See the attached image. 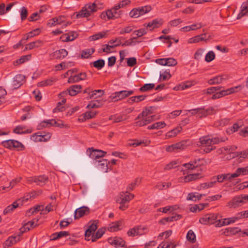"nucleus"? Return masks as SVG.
Listing matches in <instances>:
<instances>
[{
  "instance_id": "nucleus-1",
  "label": "nucleus",
  "mask_w": 248,
  "mask_h": 248,
  "mask_svg": "<svg viewBox=\"0 0 248 248\" xmlns=\"http://www.w3.org/2000/svg\"><path fill=\"white\" fill-rule=\"evenodd\" d=\"M97 10V7L95 2L89 3L84 5V7L78 12L75 13L77 18L88 17L91 16Z\"/></svg>"
},
{
  "instance_id": "nucleus-2",
  "label": "nucleus",
  "mask_w": 248,
  "mask_h": 248,
  "mask_svg": "<svg viewBox=\"0 0 248 248\" xmlns=\"http://www.w3.org/2000/svg\"><path fill=\"white\" fill-rule=\"evenodd\" d=\"M151 10V7L150 6L139 7L132 10L129 13V16L132 18H138L149 12Z\"/></svg>"
},
{
  "instance_id": "nucleus-3",
  "label": "nucleus",
  "mask_w": 248,
  "mask_h": 248,
  "mask_svg": "<svg viewBox=\"0 0 248 248\" xmlns=\"http://www.w3.org/2000/svg\"><path fill=\"white\" fill-rule=\"evenodd\" d=\"M188 142V140H184L175 144L168 146L166 148V151L168 152H172L178 150H184L188 145L187 143Z\"/></svg>"
},
{
  "instance_id": "nucleus-4",
  "label": "nucleus",
  "mask_w": 248,
  "mask_h": 248,
  "mask_svg": "<svg viewBox=\"0 0 248 248\" xmlns=\"http://www.w3.org/2000/svg\"><path fill=\"white\" fill-rule=\"evenodd\" d=\"M200 142L202 145L210 146L218 143L220 141H223L222 139L218 138H211L209 136H203L200 138Z\"/></svg>"
},
{
  "instance_id": "nucleus-5",
  "label": "nucleus",
  "mask_w": 248,
  "mask_h": 248,
  "mask_svg": "<svg viewBox=\"0 0 248 248\" xmlns=\"http://www.w3.org/2000/svg\"><path fill=\"white\" fill-rule=\"evenodd\" d=\"M82 86L74 85L70 86L66 91H63L59 94L60 97H63L65 95L69 94L71 96H75L81 92Z\"/></svg>"
},
{
  "instance_id": "nucleus-6",
  "label": "nucleus",
  "mask_w": 248,
  "mask_h": 248,
  "mask_svg": "<svg viewBox=\"0 0 248 248\" xmlns=\"http://www.w3.org/2000/svg\"><path fill=\"white\" fill-rule=\"evenodd\" d=\"M1 144L4 147L9 149L24 148L23 145L21 142L14 140H8L3 141L1 142Z\"/></svg>"
},
{
  "instance_id": "nucleus-7",
  "label": "nucleus",
  "mask_w": 248,
  "mask_h": 248,
  "mask_svg": "<svg viewBox=\"0 0 248 248\" xmlns=\"http://www.w3.org/2000/svg\"><path fill=\"white\" fill-rule=\"evenodd\" d=\"M136 119L139 120L136 122V125L139 126H143L155 121L156 118L155 115H153V116L150 117L141 116H140V114H139Z\"/></svg>"
},
{
  "instance_id": "nucleus-8",
  "label": "nucleus",
  "mask_w": 248,
  "mask_h": 248,
  "mask_svg": "<svg viewBox=\"0 0 248 248\" xmlns=\"http://www.w3.org/2000/svg\"><path fill=\"white\" fill-rule=\"evenodd\" d=\"M244 199L243 195L235 197L232 201L228 202V206L230 208H235L239 206H242L246 203Z\"/></svg>"
},
{
  "instance_id": "nucleus-9",
  "label": "nucleus",
  "mask_w": 248,
  "mask_h": 248,
  "mask_svg": "<svg viewBox=\"0 0 248 248\" xmlns=\"http://www.w3.org/2000/svg\"><path fill=\"white\" fill-rule=\"evenodd\" d=\"M217 218V215L215 214H210L204 215L203 217L200 218L199 222L204 225H210L215 223L216 220Z\"/></svg>"
},
{
  "instance_id": "nucleus-10",
  "label": "nucleus",
  "mask_w": 248,
  "mask_h": 248,
  "mask_svg": "<svg viewBox=\"0 0 248 248\" xmlns=\"http://www.w3.org/2000/svg\"><path fill=\"white\" fill-rule=\"evenodd\" d=\"M133 93L134 91H121L115 92L112 95L111 97L114 101H117L123 99L133 94Z\"/></svg>"
},
{
  "instance_id": "nucleus-11",
  "label": "nucleus",
  "mask_w": 248,
  "mask_h": 248,
  "mask_svg": "<svg viewBox=\"0 0 248 248\" xmlns=\"http://www.w3.org/2000/svg\"><path fill=\"white\" fill-rule=\"evenodd\" d=\"M146 228L141 226H139L130 229L127 232V234L130 236L141 235L146 232Z\"/></svg>"
},
{
  "instance_id": "nucleus-12",
  "label": "nucleus",
  "mask_w": 248,
  "mask_h": 248,
  "mask_svg": "<svg viewBox=\"0 0 248 248\" xmlns=\"http://www.w3.org/2000/svg\"><path fill=\"white\" fill-rule=\"evenodd\" d=\"M86 78L87 74L85 72L80 73L75 75H71L68 78L67 82L70 84L74 83L80 80H85Z\"/></svg>"
},
{
  "instance_id": "nucleus-13",
  "label": "nucleus",
  "mask_w": 248,
  "mask_h": 248,
  "mask_svg": "<svg viewBox=\"0 0 248 248\" xmlns=\"http://www.w3.org/2000/svg\"><path fill=\"white\" fill-rule=\"evenodd\" d=\"M90 209L87 206H82L76 210L75 211L74 218L75 219H79L85 215L89 214Z\"/></svg>"
},
{
  "instance_id": "nucleus-14",
  "label": "nucleus",
  "mask_w": 248,
  "mask_h": 248,
  "mask_svg": "<svg viewBox=\"0 0 248 248\" xmlns=\"http://www.w3.org/2000/svg\"><path fill=\"white\" fill-rule=\"evenodd\" d=\"M198 116L200 118L206 117L209 115L214 114L217 112V109L214 107H210L206 109L202 108H198Z\"/></svg>"
},
{
  "instance_id": "nucleus-15",
  "label": "nucleus",
  "mask_w": 248,
  "mask_h": 248,
  "mask_svg": "<svg viewBox=\"0 0 248 248\" xmlns=\"http://www.w3.org/2000/svg\"><path fill=\"white\" fill-rule=\"evenodd\" d=\"M217 182L222 183L224 181H231L232 179L235 178L234 173H225L218 175L215 176Z\"/></svg>"
},
{
  "instance_id": "nucleus-16",
  "label": "nucleus",
  "mask_w": 248,
  "mask_h": 248,
  "mask_svg": "<svg viewBox=\"0 0 248 248\" xmlns=\"http://www.w3.org/2000/svg\"><path fill=\"white\" fill-rule=\"evenodd\" d=\"M202 177L201 173H194L193 174H188L184 177L180 178V182H183L185 183L189 182L190 181H194L199 179Z\"/></svg>"
},
{
  "instance_id": "nucleus-17",
  "label": "nucleus",
  "mask_w": 248,
  "mask_h": 248,
  "mask_svg": "<svg viewBox=\"0 0 248 248\" xmlns=\"http://www.w3.org/2000/svg\"><path fill=\"white\" fill-rule=\"evenodd\" d=\"M202 160V159L200 158H198L191 160L188 163L184 164L183 166L185 167L187 169L188 172H190V170H194L201 166V164H200L199 162Z\"/></svg>"
},
{
  "instance_id": "nucleus-18",
  "label": "nucleus",
  "mask_w": 248,
  "mask_h": 248,
  "mask_svg": "<svg viewBox=\"0 0 248 248\" xmlns=\"http://www.w3.org/2000/svg\"><path fill=\"white\" fill-rule=\"evenodd\" d=\"M48 181V177L45 175H40L37 177H31L28 181L34 182L39 186H43Z\"/></svg>"
},
{
  "instance_id": "nucleus-19",
  "label": "nucleus",
  "mask_w": 248,
  "mask_h": 248,
  "mask_svg": "<svg viewBox=\"0 0 248 248\" xmlns=\"http://www.w3.org/2000/svg\"><path fill=\"white\" fill-rule=\"evenodd\" d=\"M122 12V11H119L118 12L114 7L111 9L107 11L106 12V15L108 16V19L109 20L120 17Z\"/></svg>"
},
{
  "instance_id": "nucleus-20",
  "label": "nucleus",
  "mask_w": 248,
  "mask_h": 248,
  "mask_svg": "<svg viewBox=\"0 0 248 248\" xmlns=\"http://www.w3.org/2000/svg\"><path fill=\"white\" fill-rule=\"evenodd\" d=\"M237 149V147L235 145L228 146L226 147H222L217 150L218 153L219 154H229L232 155V156L234 155V153H235L234 151Z\"/></svg>"
},
{
  "instance_id": "nucleus-21",
  "label": "nucleus",
  "mask_w": 248,
  "mask_h": 248,
  "mask_svg": "<svg viewBox=\"0 0 248 248\" xmlns=\"http://www.w3.org/2000/svg\"><path fill=\"white\" fill-rule=\"evenodd\" d=\"M78 34L76 31H71L68 33H65L61 36L60 39L62 42H69L74 40L77 38Z\"/></svg>"
},
{
  "instance_id": "nucleus-22",
  "label": "nucleus",
  "mask_w": 248,
  "mask_h": 248,
  "mask_svg": "<svg viewBox=\"0 0 248 248\" xmlns=\"http://www.w3.org/2000/svg\"><path fill=\"white\" fill-rule=\"evenodd\" d=\"M236 222L234 217L224 218L223 219H219L216 221V224L215 225L216 227H220L223 226L228 225L231 223H233Z\"/></svg>"
},
{
  "instance_id": "nucleus-23",
  "label": "nucleus",
  "mask_w": 248,
  "mask_h": 248,
  "mask_svg": "<svg viewBox=\"0 0 248 248\" xmlns=\"http://www.w3.org/2000/svg\"><path fill=\"white\" fill-rule=\"evenodd\" d=\"M242 89V87L241 85H238L237 86L233 87L226 90H223L220 91L222 96H224L225 95H229L232 93H237L240 91H241Z\"/></svg>"
},
{
  "instance_id": "nucleus-24",
  "label": "nucleus",
  "mask_w": 248,
  "mask_h": 248,
  "mask_svg": "<svg viewBox=\"0 0 248 248\" xmlns=\"http://www.w3.org/2000/svg\"><path fill=\"white\" fill-rule=\"evenodd\" d=\"M106 154V152H104L102 150H92V152L90 154V157L95 160V163L98 159L103 157Z\"/></svg>"
},
{
  "instance_id": "nucleus-25",
  "label": "nucleus",
  "mask_w": 248,
  "mask_h": 248,
  "mask_svg": "<svg viewBox=\"0 0 248 248\" xmlns=\"http://www.w3.org/2000/svg\"><path fill=\"white\" fill-rule=\"evenodd\" d=\"M25 77L22 75H17L14 78L13 87L14 89H17L22 85Z\"/></svg>"
},
{
  "instance_id": "nucleus-26",
  "label": "nucleus",
  "mask_w": 248,
  "mask_h": 248,
  "mask_svg": "<svg viewBox=\"0 0 248 248\" xmlns=\"http://www.w3.org/2000/svg\"><path fill=\"white\" fill-rule=\"evenodd\" d=\"M134 194H130L127 191L125 192H122L120 195V198L121 199L120 203L124 204L126 202H129L134 198Z\"/></svg>"
},
{
  "instance_id": "nucleus-27",
  "label": "nucleus",
  "mask_w": 248,
  "mask_h": 248,
  "mask_svg": "<svg viewBox=\"0 0 248 248\" xmlns=\"http://www.w3.org/2000/svg\"><path fill=\"white\" fill-rule=\"evenodd\" d=\"M68 52L65 49L56 50L52 54V57L56 59H62L67 56Z\"/></svg>"
},
{
  "instance_id": "nucleus-28",
  "label": "nucleus",
  "mask_w": 248,
  "mask_h": 248,
  "mask_svg": "<svg viewBox=\"0 0 248 248\" xmlns=\"http://www.w3.org/2000/svg\"><path fill=\"white\" fill-rule=\"evenodd\" d=\"M206 33L202 34L199 35L191 37L187 40V42L189 44L197 43L201 41H207L208 39L205 38Z\"/></svg>"
},
{
  "instance_id": "nucleus-29",
  "label": "nucleus",
  "mask_w": 248,
  "mask_h": 248,
  "mask_svg": "<svg viewBox=\"0 0 248 248\" xmlns=\"http://www.w3.org/2000/svg\"><path fill=\"white\" fill-rule=\"evenodd\" d=\"M19 241V236H12L9 237L7 240L4 242L3 248H7L9 247L13 246L17 242Z\"/></svg>"
},
{
  "instance_id": "nucleus-30",
  "label": "nucleus",
  "mask_w": 248,
  "mask_h": 248,
  "mask_svg": "<svg viewBox=\"0 0 248 248\" xmlns=\"http://www.w3.org/2000/svg\"><path fill=\"white\" fill-rule=\"evenodd\" d=\"M109 243L114 245L116 248H123L125 246V242L122 238L120 237H115L114 239H109Z\"/></svg>"
},
{
  "instance_id": "nucleus-31",
  "label": "nucleus",
  "mask_w": 248,
  "mask_h": 248,
  "mask_svg": "<svg viewBox=\"0 0 248 248\" xmlns=\"http://www.w3.org/2000/svg\"><path fill=\"white\" fill-rule=\"evenodd\" d=\"M217 183V181L215 176L211 179V181L206 183H202L198 186L199 189H206L214 186Z\"/></svg>"
},
{
  "instance_id": "nucleus-32",
  "label": "nucleus",
  "mask_w": 248,
  "mask_h": 248,
  "mask_svg": "<svg viewBox=\"0 0 248 248\" xmlns=\"http://www.w3.org/2000/svg\"><path fill=\"white\" fill-rule=\"evenodd\" d=\"M35 195V193L34 192H31L23 198L18 199L16 202L18 204V206H22L27 202L31 197H34Z\"/></svg>"
},
{
  "instance_id": "nucleus-33",
  "label": "nucleus",
  "mask_w": 248,
  "mask_h": 248,
  "mask_svg": "<svg viewBox=\"0 0 248 248\" xmlns=\"http://www.w3.org/2000/svg\"><path fill=\"white\" fill-rule=\"evenodd\" d=\"M226 78H224L223 76H218L210 79L208 80V83L210 85H213L216 84H220L223 82V81L225 80Z\"/></svg>"
},
{
  "instance_id": "nucleus-34",
  "label": "nucleus",
  "mask_w": 248,
  "mask_h": 248,
  "mask_svg": "<svg viewBox=\"0 0 248 248\" xmlns=\"http://www.w3.org/2000/svg\"><path fill=\"white\" fill-rule=\"evenodd\" d=\"M235 177L240 175H246L248 174V166L246 167L238 168L234 172Z\"/></svg>"
},
{
  "instance_id": "nucleus-35",
  "label": "nucleus",
  "mask_w": 248,
  "mask_h": 248,
  "mask_svg": "<svg viewBox=\"0 0 248 248\" xmlns=\"http://www.w3.org/2000/svg\"><path fill=\"white\" fill-rule=\"evenodd\" d=\"M56 79L53 78H50L45 80H43L38 83L37 86L39 87H45L47 86H50L53 83L56 81Z\"/></svg>"
},
{
  "instance_id": "nucleus-36",
  "label": "nucleus",
  "mask_w": 248,
  "mask_h": 248,
  "mask_svg": "<svg viewBox=\"0 0 248 248\" xmlns=\"http://www.w3.org/2000/svg\"><path fill=\"white\" fill-rule=\"evenodd\" d=\"M182 127H177L174 129L167 132L166 136L167 137V138H171L172 137H174L176 136L177 135L182 131Z\"/></svg>"
},
{
  "instance_id": "nucleus-37",
  "label": "nucleus",
  "mask_w": 248,
  "mask_h": 248,
  "mask_svg": "<svg viewBox=\"0 0 248 248\" xmlns=\"http://www.w3.org/2000/svg\"><path fill=\"white\" fill-rule=\"evenodd\" d=\"M42 44V41L41 40H37L34 42H31L26 45L25 50H31L34 48L40 46Z\"/></svg>"
},
{
  "instance_id": "nucleus-38",
  "label": "nucleus",
  "mask_w": 248,
  "mask_h": 248,
  "mask_svg": "<svg viewBox=\"0 0 248 248\" xmlns=\"http://www.w3.org/2000/svg\"><path fill=\"white\" fill-rule=\"evenodd\" d=\"M50 138V135L49 134H48V135H46H46L42 136V135H37L35 134L31 136V139L37 142V141H46L47 140V139H49Z\"/></svg>"
},
{
  "instance_id": "nucleus-39",
  "label": "nucleus",
  "mask_w": 248,
  "mask_h": 248,
  "mask_svg": "<svg viewBox=\"0 0 248 248\" xmlns=\"http://www.w3.org/2000/svg\"><path fill=\"white\" fill-rule=\"evenodd\" d=\"M202 26L201 23L194 24L190 26H187L182 28L181 29V30L184 31H190L195 30L197 29H200L201 28H202Z\"/></svg>"
},
{
  "instance_id": "nucleus-40",
  "label": "nucleus",
  "mask_w": 248,
  "mask_h": 248,
  "mask_svg": "<svg viewBox=\"0 0 248 248\" xmlns=\"http://www.w3.org/2000/svg\"><path fill=\"white\" fill-rule=\"evenodd\" d=\"M96 163H97V166L104 170L105 171H107L109 161L107 159H102L101 160H98L97 161Z\"/></svg>"
},
{
  "instance_id": "nucleus-41",
  "label": "nucleus",
  "mask_w": 248,
  "mask_h": 248,
  "mask_svg": "<svg viewBox=\"0 0 248 248\" xmlns=\"http://www.w3.org/2000/svg\"><path fill=\"white\" fill-rule=\"evenodd\" d=\"M208 206V203H200L191 207L190 208V211L192 212H196L197 211H200L203 210L205 207Z\"/></svg>"
},
{
  "instance_id": "nucleus-42",
  "label": "nucleus",
  "mask_w": 248,
  "mask_h": 248,
  "mask_svg": "<svg viewBox=\"0 0 248 248\" xmlns=\"http://www.w3.org/2000/svg\"><path fill=\"white\" fill-rule=\"evenodd\" d=\"M161 23H160L159 21L157 19H155L150 22L147 25V28H149L150 31L153 30L155 28H158L161 25Z\"/></svg>"
},
{
  "instance_id": "nucleus-43",
  "label": "nucleus",
  "mask_w": 248,
  "mask_h": 248,
  "mask_svg": "<svg viewBox=\"0 0 248 248\" xmlns=\"http://www.w3.org/2000/svg\"><path fill=\"white\" fill-rule=\"evenodd\" d=\"M166 125L164 122H158L148 126V129H159L164 127Z\"/></svg>"
},
{
  "instance_id": "nucleus-44",
  "label": "nucleus",
  "mask_w": 248,
  "mask_h": 248,
  "mask_svg": "<svg viewBox=\"0 0 248 248\" xmlns=\"http://www.w3.org/2000/svg\"><path fill=\"white\" fill-rule=\"evenodd\" d=\"M241 12L238 15L237 19H240L247 14H248V7L247 3H243L241 5Z\"/></svg>"
},
{
  "instance_id": "nucleus-45",
  "label": "nucleus",
  "mask_w": 248,
  "mask_h": 248,
  "mask_svg": "<svg viewBox=\"0 0 248 248\" xmlns=\"http://www.w3.org/2000/svg\"><path fill=\"white\" fill-rule=\"evenodd\" d=\"M241 124L242 122L241 121L238 122L237 123L234 124L232 127L227 129V133L231 134L237 131L238 129L242 126Z\"/></svg>"
},
{
  "instance_id": "nucleus-46",
  "label": "nucleus",
  "mask_w": 248,
  "mask_h": 248,
  "mask_svg": "<svg viewBox=\"0 0 248 248\" xmlns=\"http://www.w3.org/2000/svg\"><path fill=\"white\" fill-rule=\"evenodd\" d=\"M177 208V205L168 206L163 208H160L158 209L157 211L159 212H162L164 213H167L169 212H171Z\"/></svg>"
},
{
  "instance_id": "nucleus-47",
  "label": "nucleus",
  "mask_w": 248,
  "mask_h": 248,
  "mask_svg": "<svg viewBox=\"0 0 248 248\" xmlns=\"http://www.w3.org/2000/svg\"><path fill=\"white\" fill-rule=\"evenodd\" d=\"M154 111V108L153 107H150L149 108H146L142 112L140 113V116H153V112Z\"/></svg>"
},
{
  "instance_id": "nucleus-48",
  "label": "nucleus",
  "mask_w": 248,
  "mask_h": 248,
  "mask_svg": "<svg viewBox=\"0 0 248 248\" xmlns=\"http://www.w3.org/2000/svg\"><path fill=\"white\" fill-rule=\"evenodd\" d=\"M114 48V46H111L110 45L106 44L102 46V48L98 49V53H102V52H106L107 53H110L111 52V49Z\"/></svg>"
},
{
  "instance_id": "nucleus-49",
  "label": "nucleus",
  "mask_w": 248,
  "mask_h": 248,
  "mask_svg": "<svg viewBox=\"0 0 248 248\" xmlns=\"http://www.w3.org/2000/svg\"><path fill=\"white\" fill-rule=\"evenodd\" d=\"M19 207L18 204L15 201L12 204L8 206L3 211L4 215L9 213L13 211L15 209Z\"/></svg>"
},
{
  "instance_id": "nucleus-50",
  "label": "nucleus",
  "mask_w": 248,
  "mask_h": 248,
  "mask_svg": "<svg viewBox=\"0 0 248 248\" xmlns=\"http://www.w3.org/2000/svg\"><path fill=\"white\" fill-rule=\"evenodd\" d=\"M95 51L94 48L86 49L82 51L81 57L83 58H89Z\"/></svg>"
},
{
  "instance_id": "nucleus-51",
  "label": "nucleus",
  "mask_w": 248,
  "mask_h": 248,
  "mask_svg": "<svg viewBox=\"0 0 248 248\" xmlns=\"http://www.w3.org/2000/svg\"><path fill=\"white\" fill-rule=\"evenodd\" d=\"M186 239L188 241L193 243L196 242V235L192 230L188 231L186 234Z\"/></svg>"
},
{
  "instance_id": "nucleus-52",
  "label": "nucleus",
  "mask_w": 248,
  "mask_h": 248,
  "mask_svg": "<svg viewBox=\"0 0 248 248\" xmlns=\"http://www.w3.org/2000/svg\"><path fill=\"white\" fill-rule=\"evenodd\" d=\"M93 66L98 70L102 69L105 65V61L103 59L98 60L93 62Z\"/></svg>"
},
{
  "instance_id": "nucleus-53",
  "label": "nucleus",
  "mask_w": 248,
  "mask_h": 248,
  "mask_svg": "<svg viewBox=\"0 0 248 248\" xmlns=\"http://www.w3.org/2000/svg\"><path fill=\"white\" fill-rule=\"evenodd\" d=\"M154 87L155 84L154 83H147L140 87V90L141 92H144L150 91L154 88Z\"/></svg>"
},
{
  "instance_id": "nucleus-54",
  "label": "nucleus",
  "mask_w": 248,
  "mask_h": 248,
  "mask_svg": "<svg viewBox=\"0 0 248 248\" xmlns=\"http://www.w3.org/2000/svg\"><path fill=\"white\" fill-rule=\"evenodd\" d=\"M175 246V245L172 242H163L158 246L157 248H174Z\"/></svg>"
},
{
  "instance_id": "nucleus-55",
  "label": "nucleus",
  "mask_w": 248,
  "mask_h": 248,
  "mask_svg": "<svg viewBox=\"0 0 248 248\" xmlns=\"http://www.w3.org/2000/svg\"><path fill=\"white\" fill-rule=\"evenodd\" d=\"M119 221H116L110 223L108 227V230L110 232H116L119 230Z\"/></svg>"
},
{
  "instance_id": "nucleus-56",
  "label": "nucleus",
  "mask_w": 248,
  "mask_h": 248,
  "mask_svg": "<svg viewBox=\"0 0 248 248\" xmlns=\"http://www.w3.org/2000/svg\"><path fill=\"white\" fill-rule=\"evenodd\" d=\"M48 127L51 126H55L56 127H62L63 124L61 123H59L55 121L54 119L47 120L46 121Z\"/></svg>"
},
{
  "instance_id": "nucleus-57",
  "label": "nucleus",
  "mask_w": 248,
  "mask_h": 248,
  "mask_svg": "<svg viewBox=\"0 0 248 248\" xmlns=\"http://www.w3.org/2000/svg\"><path fill=\"white\" fill-rule=\"evenodd\" d=\"M171 185L170 183H162L159 182L155 186V188L159 190H163L166 188L169 187Z\"/></svg>"
},
{
  "instance_id": "nucleus-58",
  "label": "nucleus",
  "mask_w": 248,
  "mask_h": 248,
  "mask_svg": "<svg viewBox=\"0 0 248 248\" xmlns=\"http://www.w3.org/2000/svg\"><path fill=\"white\" fill-rule=\"evenodd\" d=\"M171 76L169 70H166L163 73L160 74L159 80L165 81L170 79Z\"/></svg>"
},
{
  "instance_id": "nucleus-59",
  "label": "nucleus",
  "mask_w": 248,
  "mask_h": 248,
  "mask_svg": "<svg viewBox=\"0 0 248 248\" xmlns=\"http://www.w3.org/2000/svg\"><path fill=\"white\" fill-rule=\"evenodd\" d=\"M129 0H123L119 3L116 4L114 7L117 11L121 8H123L130 3Z\"/></svg>"
},
{
  "instance_id": "nucleus-60",
  "label": "nucleus",
  "mask_w": 248,
  "mask_h": 248,
  "mask_svg": "<svg viewBox=\"0 0 248 248\" xmlns=\"http://www.w3.org/2000/svg\"><path fill=\"white\" fill-rule=\"evenodd\" d=\"M146 95H140L132 96L130 98V100L132 102L138 103L142 100H144L146 98Z\"/></svg>"
},
{
  "instance_id": "nucleus-61",
  "label": "nucleus",
  "mask_w": 248,
  "mask_h": 248,
  "mask_svg": "<svg viewBox=\"0 0 248 248\" xmlns=\"http://www.w3.org/2000/svg\"><path fill=\"white\" fill-rule=\"evenodd\" d=\"M233 217L235 221H237L241 219L248 217L246 211L239 212Z\"/></svg>"
},
{
  "instance_id": "nucleus-62",
  "label": "nucleus",
  "mask_w": 248,
  "mask_h": 248,
  "mask_svg": "<svg viewBox=\"0 0 248 248\" xmlns=\"http://www.w3.org/2000/svg\"><path fill=\"white\" fill-rule=\"evenodd\" d=\"M122 37H117L115 39H111L108 42V44H110L111 46H114V47L119 46L121 44V39Z\"/></svg>"
},
{
  "instance_id": "nucleus-63",
  "label": "nucleus",
  "mask_w": 248,
  "mask_h": 248,
  "mask_svg": "<svg viewBox=\"0 0 248 248\" xmlns=\"http://www.w3.org/2000/svg\"><path fill=\"white\" fill-rule=\"evenodd\" d=\"M234 155H232V158H234L236 156H240V157H242V158H246V157H248V150H245V151H243L242 152H235V153H234Z\"/></svg>"
},
{
  "instance_id": "nucleus-64",
  "label": "nucleus",
  "mask_w": 248,
  "mask_h": 248,
  "mask_svg": "<svg viewBox=\"0 0 248 248\" xmlns=\"http://www.w3.org/2000/svg\"><path fill=\"white\" fill-rule=\"evenodd\" d=\"M105 232L104 230L103 229H99L95 233V235L93 236L92 241L94 242L96 240L100 238L103 235Z\"/></svg>"
}]
</instances>
